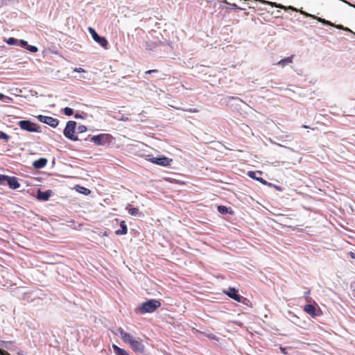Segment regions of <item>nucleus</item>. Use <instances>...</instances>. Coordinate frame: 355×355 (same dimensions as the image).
<instances>
[{
    "mask_svg": "<svg viewBox=\"0 0 355 355\" xmlns=\"http://www.w3.org/2000/svg\"><path fill=\"white\" fill-rule=\"evenodd\" d=\"M118 332L120 334L123 340L128 343L135 352L138 354L144 353L145 346L140 338H134L130 334L125 332L121 327L118 329Z\"/></svg>",
    "mask_w": 355,
    "mask_h": 355,
    "instance_id": "obj_1",
    "label": "nucleus"
},
{
    "mask_svg": "<svg viewBox=\"0 0 355 355\" xmlns=\"http://www.w3.org/2000/svg\"><path fill=\"white\" fill-rule=\"evenodd\" d=\"M161 306V302L155 299H150L143 302L138 308V311L141 313H150L154 312Z\"/></svg>",
    "mask_w": 355,
    "mask_h": 355,
    "instance_id": "obj_2",
    "label": "nucleus"
},
{
    "mask_svg": "<svg viewBox=\"0 0 355 355\" xmlns=\"http://www.w3.org/2000/svg\"><path fill=\"white\" fill-rule=\"evenodd\" d=\"M300 12H301V14L304 15L305 17H309L315 19L317 21H318L319 22H320L321 24H322L323 25L333 26V27L336 28L338 30H342L344 31L353 33L349 28L345 27L341 24H335L331 22L330 21H328L325 19L315 16V15H311V14H310L306 11H304V10H301Z\"/></svg>",
    "mask_w": 355,
    "mask_h": 355,
    "instance_id": "obj_3",
    "label": "nucleus"
},
{
    "mask_svg": "<svg viewBox=\"0 0 355 355\" xmlns=\"http://www.w3.org/2000/svg\"><path fill=\"white\" fill-rule=\"evenodd\" d=\"M76 122L74 121H69L66 123V126L63 130L64 136L73 141H79V139L77 135H75L76 130ZM81 141V139H80Z\"/></svg>",
    "mask_w": 355,
    "mask_h": 355,
    "instance_id": "obj_4",
    "label": "nucleus"
},
{
    "mask_svg": "<svg viewBox=\"0 0 355 355\" xmlns=\"http://www.w3.org/2000/svg\"><path fill=\"white\" fill-rule=\"evenodd\" d=\"M113 137L108 133H101L96 135L90 137V141L94 142L96 146H104L109 145L112 140Z\"/></svg>",
    "mask_w": 355,
    "mask_h": 355,
    "instance_id": "obj_5",
    "label": "nucleus"
},
{
    "mask_svg": "<svg viewBox=\"0 0 355 355\" xmlns=\"http://www.w3.org/2000/svg\"><path fill=\"white\" fill-rule=\"evenodd\" d=\"M17 125L20 127L22 130H25L29 132H41L40 127L32 122L29 119L21 120L17 122Z\"/></svg>",
    "mask_w": 355,
    "mask_h": 355,
    "instance_id": "obj_6",
    "label": "nucleus"
},
{
    "mask_svg": "<svg viewBox=\"0 0 355 355\" xmlns=\"http://www.w3.org/2000/svg\"><path fill=\"white\" fill-rule=\"evenodd\" d=\"M146 159L154 164L164 167L170 166L171 164L173 162L172 159L168 158L164 155L155 157L148 155V158Z\"/></svg>",
    "mask_w": 355,
    "mask_h": 355,
    "instance_id": "obj_7",
    "label": "nucleus"
},
{
    "mask_svg": "<svg viewBox=\"0 0 355 355\" xmlns=\"http://www.w3.org/2000/svg\"><path fill=\"white\" fill-rule=\"evenodd\" d=\"M224 293L232 300L246 304V302L248 301L247 298L241 295L236 288L230 287L227 290L224 291Z\"/></svg>",
    "mask_w": 355,
    "mask_h": 355,
    "instance_id": "obj_8",
    "label": "nucleus"
},
{
    "mask_svg": "<svg viewBox=\"0 0 355 355\" xmlns=\"http://www.w3.org/2000/svg\"><path fill=\"white\" fill-rule=\"evenodd\" d=\"M88 31L90 33L92 39L96 43H98L100 46L105 49L108 48V42L105 37L99 35L95 29L92 27H88Z\"/></svg>",
    "mask_w": 355,
    "mask_h": 355,
    "instance_id": "obj_9",
    "label": "nucleus"
},
{
    "mask_svg": "<svg viewBox=\"0 0 355 355\" xmlns=\"http://www.w3.org/2000/svg\"><path fill=\"white\" fill-rule=\"evenodd\" d=\"M37 119L40 122L47 124L52 128H56L59 124V120L51 116L40 114L37 116Z\"/></svg>",
    "mask_w": 355,
    "mask_h": 355,
    "instance_id": "obj_10",
    "label": "nucleus"
},
{
    "mask_svg": "<svg viewBox=\"0 0 355 355\" xmlns=\"http://www.w3.org/2000/svg\"><path fill=\"white\" fill-rule=\"evenodd\" d=\"M53 192L51 190L42 191L38 189L36 191V198L39 201L45 202L49 200Z\"/></svg>",
    "mask_w": 355,
    "mask_h": 355,
    "instance_id": "obj_11",
    "label": "nucleus"
},
{
    "mask_svg": "<svg viewBox=\"0 0 355 355\" xmlns=\"http://www.w3.org/2000/svg\"><path fill=\"white\" fill-rule=\"evenodd\" d=\"M263 174V172L260 171H250L248 172V175L253 179V180H255L258 182H259L260 183H261L262 184H267V181L265 180L263 178H262L261 177H260V175H261Z\"/></svg>",
    "mask_w": 355,
    "mask_h": 355,
    "instance_id": "obj_12",
    "label": "nucleus"
},
{
    "mask_svg": "<svg viewBox=\"0 0 355 355\" xmlns=\"http://www.w3.org/2000/svg\"><path fill=\"white\" fill-rule=\"evenodd\" d=\"M260 1L262 3H264V4H269V5H271L273 7H275V8H281V9H288V10H291L293 11H295V12H300L301 13V10H302V9L301 10H298L297 8L292 6H289L288 7H286L282 4H278L277 3H275V2H270V1H265V0H260Z\"/></svg>",
    "mask_w": 355,
    "mask_h": 355,
    "instance_id": "obj_13",
    "label": "nucleus"
},
{
    "mask_svg": "<svg viewBox=\"0 0 355 355\" xmlns=\"http://www.w3.org/2000/svg\"><path fill=\"white\" fill-rule=\"evenodd\" d=\"M6 184L11 189H17L21 187V184L18 181V178L15 176L8 175Z\"/></svg>",
    "mask_w": 355,
    "mask_h": 355,
    "instance_id": "obj_14",
    "label": "nucleus"
},
{
    "mask_svg": "<svg viewBox=\"0 0 355 355\" xmlns=\"http://www.w3.org/2000/svg\"><path fill=\"white\" fill-rule=\"evenodd\" d=\"M47 162L48 160L46 158L40 157L33 162V166L35 169H41L43 168L46 165Z\"/></svg>",
    "mask_w": 355,
    "mask_h": 355,
    "instance_id": "obj_15",
    "label": "nucleus"
},
{
    "mask_svg": "<svg viewBox=\"0 0 355 355\" xmlns=\"http://www.w3.org/2000/svg\"><path fill=\"white\" fill-rule=\"evenodd\" d=\"M120 227L121 229L117 230L115 231V234L116 235H125L128 233V227L126 225V223L124 220H121L120 222Z\"/></svg>",
    "mask_w": 355,
    "mask_h": 355,
    "instance_id": "obj_16",
    "label": "nucleus"
},
{
    "mask_svg": "<svg viewBox=\"0 0 355 355\" xmlns=\"http://www.w3.org/2000/svg\"><path fill=\"white\" fill-rule=\"evenodd\" d=\"M304 311L307 313L308 314H309L310 315H311L312 317H315L317 315L316 313H315V306L314 305H312V304H306L304 306Z\"/></svg>",
    "mask_w": 355,
    "mask_h": 355,
    "instance_id": "obj_17",
    "label": "nucleus"
},
{
    "mask_svg": "<svg viewBox=\"0 0 355 355\" xmlns=\"http://www.w3.org/2000/svg\"><path fill=\"white\" fill-rule=\"evenodd\" d=\"M294 55H292L291 56L284 58L280 60L277 64L281 66L282 67H284L286 65L291 64L293 62Z\"/></svg>",
    "mask_w": 355,
    "mask_h": 355,
    "instance_id": "obj_18",
    "label": "nucleus"
},
{
    "mask_svg": "<svg viewBox=\"0 0 355 355\" xmlns=\"http://www.w3.org/2000/svg\"><path fill=\"white\" fill-rule=\"evenodd\" d=\"M112 347L116 355H130L128 351L119 347L115 344H112Z\"/></svg>",
    "mask_w": 355,
    "mask_h": 355,
    "instance_id": "obj_19",
    "label": "nucleus"
},
{
    "mask_svg": "<svg viewBox=\"0 0 355 355\" xmlns=\"http://www.w3.org/2000/svg\"><path fill=\"white\" fill-rule=\"evenodd\" d=\"M218 211L221 214H233L234 211L232 210L231 208H228L226 206L224 205H218L217 207Z\"/></svg>",
    "mask_w": 355,
    "mask_h": 355,
    "instance_id": "obj_20",
    "label": "nucleus"
},
{
    "mask_svg": "<svg viewBox=\"0 0 355 355\" xmlns=\"http://www.w3.org/2000/svg\"><path fill=\"white\" fill-rule=\"evenodd\" d=\"M287 318L293 324H298V322L300 321V318H299L298 316H297L292 311H288V313H287Z\"/></svg>",
    "mask_w": 355,
    "mask_h": 355,
    "instance_id": "obj_21",
    "label": "nucleus"
},
{
    "mask_svg": "<svg viewBox=\"0 0 355 355\" xmlns=\"http://www.w3.org/2000/svg\"><path fill=\"white\" fill-rule=\"evenodd\" d=\"M75 189H76V191H78V193L83 194L85 196H88L91 193V191L85 187L76 185Z\"/></svg>",
    "mask_w": 355,
    "mask_h": 355,
    "instance_id": "obj_22",
    "label": "nucleus"
},
{
    "mask_svg": "<svg viewBox=\"0 0 355 355\" xmlns=\"http://www.w3.org/2000/svg\"><path fill=\"white\" fill-rule=\"evenodd\" d=\"M128 214L131 216H144L142 213H141L138 208L137 207H131L128 209Z\"/></svg>",
    "mask_w": 355,
    "mask_h": 355,
    "instance_id": "obj_23",
    "label": "nucleus"
},
{
    "mask_svg": "<svg viewBox=\"0 0 355 355\" xmlns=\"http://www.w3.org/2000/svg\"><path fill=\"white\" fill-rule=\"evenodd\" d=\"M224 3L229 5V8L232 10H245L243 8L238 6L236 3H230L226 0L223 1Z\"/></svg>",
    "mask_w": 355,
    "mask_h": 355,
    "instance_id": "obj_24",
    "label": "nucleus"
},
{
    "mask_svg": "<svg viewBox=\"0 0 355 355\" xmlns=\"http://www.w3.org/2000/svg\"><path fill=\"white\" fill-rule=\"evenodd\" d=\"M0 100L3 101L4 103H8L12 101V98L8 96L4 95L2 93H0Z\"/></svg>",
    "mask_w": 355,
    "mask_h": 355,
    "instance_id": "obj_25",
    "label": "nucleus"
},
{
    "mask_svg": "<svg viewBox=\"0 0 355 355\" xmlns=\"http://www.w3.org/2000/svg\"><path fill=\"white\" fill-rule=\"evenodd\" d=\"M6 42L8 45L10 46L18 44V40L15 37H9Z\"/></svg>",
    "mask_w": 355,
    "mask_h": 355,
    "instance_id": "obj_26",
    "label": "nucleus"
},
{
    "mask_svg": "<svg viewBox=\"0 0 355 355\" xmlns=\"http://www.w3.org/2000/svg\"><path fill=\"white\" fill-rule=\"evenodd\" d=\"M63 112L66 116H70L73 114V110L71 107H66L63 110Z\"/></svg>",
    "mask_w": 355,
    "mask_h": 355,
    "instance_id": "obj_27",
    "label": "nucleus"
},
{
    "mask_svg": "<svg viewBox=\"0 0 355 355\" xmlns=\"http://www.w3.org/2000/svg\"><path fill=\"white\" fill-rule=\"evenodd\" d=\"M10 137L7 135L6 132L0 130V140H4L8 141L10 139Z\"/></svg>",
    "mask_w": 355,
    "mask_h": 355,
    "instance_id": "obj_28",
    "label": "nucleus"
},
{
    "mask_svg": "<svg viewBox=\"0 0 355 355\" xmlns=\"http://www.w3.org/2000/svg\"><path fill=\"white\" fill-rule=\"evenodd\" d=\"M8 175L4 174H0V185L6 184Z\"/></svg>",
    "mask_w": 355,
    "mask_h": 355,
    "instance_id": "obj_29",
    "label": "nucleus"
},
{
    "mask_svg": "<svg viewBox=\"0 0 355 355\" xmlns=\"http://www.w3.org/2000/svg\"><path fill=\"white\" fill-rule=\"evenodd\" d=\"M26 49L31 53H36L38 51V48L36 46L29 44L27 46Z\"/></svg>",
    "mask_w": 355,
    "mask_h": 355,
    "instance_id": "obj_30",
    "label": "nucleus"
},
{
    "mask_svg": "<svg viewBox=\"0 0 355 355\" xmlns=\"http://www.w3.org/2000/svg\"><path fill=\"white\" fill-rule=\"evenodd\" d=\"M87 130V128L84 125H80L77 128L78 134L83 133Z\"/></svg>",
    "mask_w": 355,
    "mask_h": 355,
    "instance_id": "obj_31",
    "label": "nucleus"
},
{
    "mask_svg": "<svg viewBox=\"0 0 355 355\" xmlns=\"http://www.w3.org/2000/svg\"><path fill=\"white\" fill-rule=\"evenodd\" d=\"M17 46H19L21 47L26 49L27 46H28V44L27 41H26V40H18Z\"/></svg>",
    "mask_w": 355,
    "mask_h": 355,
    "instance_id": "obj_32",
    "label": "nucleus"
},
{
    "mask_svg": "<svg viewBox=\"0 0 355 355\" xmlns=\"http://www.w3.org/2000/svg\"><path fill=\"white\" fill-rule=\"evenodd\" d=\"M266 185H267V186H268L270 187L275 188L277 191H282V189L281 187L275 185V184H274L272 183L267 182V184Z\"/></svg>",
    "mask_w": 355,
    "mask_h": 355,
    "instance_id": "obj_33",
    "label": "nucleus"
},
{
    "mask_svg": "<svg viewBox=\"0 0 355 355\" xmlns=\"http://www.w3.org/2000/svg\"><path fill=\"white\" fill-rule=\"evenodd\" d=\"M279 349L283 354H287L288 353V349L286 347H280Z\"/></svg>",
    "mask_w": 355,
    "mask_h": 355,
    "instance_id": "obj_34",
    "label": "nucleus"
},
{
    "mask_svg": "<svg viewBox=\"0 0 355 355\" xmlns=\"http://www.w3.org/2000/svg\"><path fill=\"white\" fill-rule=\"evenodd\" d=\"M73 71L74 72H76V73H80V72H85V71L84 69L80 68V67H79V68L76 67V68H74L73 69Z\"/></svg>",
    "mask_w": 355,
    "mask_h": 355,
    "instance_id": "obj_35",
    "label": "nucleus"
},
{
    "mask_svg": "<svg viewBox=\"0 0 355 355\" xmlns=\"http://www.w3.org/2000/svg\"><path fill=\"white\" fill-rule=\"evenodd\" d=\"M74 118L76 119H85V117L81 114H80V113H76L74 114Z\"/></svg>",
    "mask_w": 355,
    "mask_h": 355,
    "instance_id": "obj_36",
    "label": "nucleus"
},
{
    "mask_svg": "<svg viewBox=\"0 0 355 355\" xmlns=\"http://www.w3.org/2000/svg\"><path fill=\"white\" fill-rule=\"evenodd\" d=\"M208 338L211 340H217L218 338H217V336L214 335V334H209L208 335Z\"/></svg>",
    "mask_w": 355,
    "mask_h": 355,
    "instance_id": "obj_37",
    "label": "nucleus"
},
{
    "mask_svg": "<svg viewBox=\"0 0 355 355\" xmlns=\"http://www.w3.org/2000/svg\"><path fill=\"white\" fill-rule=\"evenodd\" d=\"M228 99L229 100H236V101H239L241 102H243L242 100L238 97H234V96H230V97H228Z\"/></svg>",
    "mask_w": 355,
    "mask_h": 355,
    "instance_id": "obj_38",
    "label": "nucleus"
},
{
    "mask_svg": "<svg viewBox=\"0 0 355 355\" xmlns=\"http://www.w3.org/2000/svg\"><path fill=\"white\" fill-rule=\"evenodd\" d=\"M349 254L352 259H355V252H350Z\"/></svg>",
    "mask_w": 355,
    "mask_h": 355,
    "instance_id": "obj_39",
    "label": "nucleus"
},
{
    "mask_svg": "<svg viewBox=\"0 0 355 355\" xmlns=\"http://www.w3.org/2000/svg\"><path fill=\"white\" fill-rule=\"evenodd\" d=\"M267 85H268L269 87H270L271 88H274V87H275V85H274V84H273V83H272V81H270V82H268V83H267Z\"/></svg>",
    "mask_w": 355,
    "mask_h": 355,
    "instance_id": "obj_40",
    "label": "nucleus"
},
{
    "mask_svg": "<svg viewBox=\"0 0 355 355\" xmlns=\"http://www.w3.org/2000/svg\"><path fill=\"white\" fill-rule=\"evenodd\" d=\"M120 120H121V121H128V117H124V116H123Z\"/></svg>",
    "mask_w": 355,
    "mask_h": 355,
    "instance_id": "obj_41",
    "label": "nucleus"
},
{
    "mask_svg": "<svg viewBox=\"0 0 355 355\" xmlns=\"http://www.w3.org/2000/svg\"><path fill=\"white\" fill-rule=\"evenodd\" d=\"M309 294H310V291H308L305 292V293H304V297H309Z\"/></svg>",
    "mask_w": 355,
    "mask_h": 355,
    "instance_id": "obj_42",
    "label": "nucleus"
},
{
    "mask_svg": "<svg viewBox=\"0 0 355 355\" xmlns=\"http://www.w3.org/2000/svg\"><path fill=\"white\" fill-rule=\"evenodd\" d=\"M150 71L151 72V73H157L158 70H157V69H150Z\"/></svg>",
    "mask_w": 355,
    "mask_h": 355,
    "instance_id": "obj_43",
    "label": "nucleus"
},
{
    "mask_svg": "<svg viewBox=\"0 0 355 355\" xmlns=\"http://www.w3.org/2000/svg\"><path fill=\"white\" fill-rule=\"evenodd\" d=\"M277 145H278L279 146L284 147V148H288V149H289V150H291V148H288V147H286V146H283V145H281V144H277Z\"/></svg>",
    "mask_w": 355,
    "mask_h": 355,
    "instance_id": "obj_44",
    "label": "nucleus"
},
{
    "mask_svg": "<svg viewBox=\"0 0 355 355\" xmlns=\"http://www.w3.org/2000/svg\"><path fill=\"white\" fill-rule=\"evenodd\" d=\"M90 137H92V135H89L87 137H86L84 140L85 141H90Z\"/></svg>",
    "mask_w": 355,
    "mask_h": 355,
    "instance_id": "obj_45",
    "label": "nucleus"
},
{
    "mask_svg": "<svg viewBox=\"0 0 355 355\" xmlns=\"http://www.w3.org/2000/svg\"><path fill=\"white\" fill-rule=\"evenodd\" d=\"M249 8H254V3H252L249 6Z\"/></svg>",
    "mask_w": 355,
    "mask_h": 355,
    "instance_id": "obj_46",
    "label": "nucleus"
},
{
    "mask_svg": "<svg viewBox=\"0 0 355 355\" xmlns=\"http://www.w3.org/2000/svg\"><path fill=\"white\" fill-rule=\"evenodd\" d=\"M145 74H151V72L150 71V70H148L145 72Z\"/></svg>",
    "mask_w": 355,
    "mask_h": 355,
    "instance_id": "obj_47",
    "label": "nucleus"
},
{
    "mask_svg": "<svg viewBox=\"0 0 355 355\" xmlns=\"http://www.w3.org/2000/svg\"><path fill=\"white\" fill-rule=\"evenodd\" d=\"M4 343H5V342L2 341V344H0V345L2 347H6V345H4Z\"/></svg>",
    "mask_w": 355,
    "mask_h": 355,
    "instance_id": "obj_48",
    "label": "nucleus"
},
{
    "mask_svg": "<svg viewBox=\"0 0 355 355\" xmlns=\"http://www.w3.org/2000/svg\"><path fill=\"white\" fill-rule=\"evenodd\" d=\"M189 112H196L197 111H196V110L194 109V110H190Z\"/></svg>",
    "mask_w": 355,
    "mask_h": 355,
    "instance_id": "obj_49",
    "label": "nucleus"
},
{
    "mask_svg": "<svg viewBox=\"0 0 355 355\" xmlns=\"http://www.w3.org/2000/svg\"><path fill=\"white\" fill-rule=\"evenodd\" d=\"M103 236H108V234L106 231L103 233Z\"/></svg>",
    "mask_w": 355,
    "mask_h": 355,
    "instance_id": "obj_50",
    "label": "nucleus"
},
{
    "mask_svg": "<svg viewBox=\"0 0 355 355\" xmlns=\"http://www.w3.org/2000/svg\"><path fill=\"white\" fill-rule=\"evenodd\" d=\"M349 5H350L351 6H352V7L355 8V5H352V4H350V3H349Z\"/></svg>",
    "mask_w": 355,
    "mask_h": 355,
    "instance_id": "obj_51",
    "label": "nucleus"
},
{
    "mask_svg": "<svg viewBox=\"0 0 355 355\" xmlns=\"http://www.w3.org/2000/svg\"><path fill=\"white\" fill-rule=\"evenodd\" d=\"M349 5H350L351 6H352V7L355 8V5H352V4H350V3H349Z\"/></svg>",
    "mask_w": 355,
    "mask_h": 355,
    "instance_id": "obj_52",
    "label": "nucleus"
},
{
    "mask_svg": "<svg viewBox=\"0 0 355 355\" xmlns=\"http://www.w3.org/2000/svg\"><path fill=\"white\" fill-rule=\"evenodd\" d=\"M304 128H308L309 127L307 125H304L303 126Z\"/></svg>",
    "mask_w": 355,
    "mask_h": 355,
    "instance_id": "obj_53",
    "label": "nucleus"
},
{
    "mask_svg": "<svg viewBox=\"0 0 355 355\" xmlns=\"http://www.w3.org/2000/svg\"><path fill=\"white\" fill-rule=\"evenodd\" d=\"M280 13V11L277 10V15H279Z\"/></svg>",
    "mask_w": 355,
    "mask_h": 355,
    "instance_id": "obj_54",
    "label": "nucleus"
}]
</instances>
